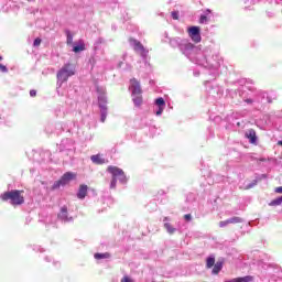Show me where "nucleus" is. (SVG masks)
I'll list each match as a JSON object with an SVG mask.
<instances>
[{"instance_id":"obj_28","label":"nucleus","mask_w":282,"mask_h":282,"mask_svg":"<svg viewBox=\"0 0 282 282\" xmlns=\"http://www.w3.org/2000/svg\"><path fill=\"white\" fill-rule=\"evenodd\" d=\"M228 225H229L228 220H223L219 223V228H226V226Z\"/></svg>"},{"instance_id":"obj_17","label":"nucleus","mask_w":282,"mask_h":282,"mask_svg":"<svg viewBox=\"0 0 282 282\" xmlns=\"http://www.w3.org/2000/svg\"><path fill=\"white\" fill-rule=\"evenodd\" d=\"M164 228H165V230H167V232H169V235H174V232H175V228H174V226L173 225H171V223H165L164 224Z\"/></svg>"},{"instance_id":"obj_32","label":"nucleus","mask_w":282,"mask_h":282,"mask_svg":"<svg viewBox=\"0 0 282 282\" xmlns=\"http://www.w3.org/2000/svg\"><path fill=\"white\" fill-rule=\"evenodd\" d=\"M164 111V107H159L156 110V116H162V112Z\"/></svg>"},{"instance_id":"obj_10","label":"nucleus","mask_w":282,"mask_h":282,"mask_svg":"<svg viewBox=\"0 0 282 282\" xmlns=\"http://www.w3.org/2000/svg\"><path fill=\"white\" fill-rule=\"evenodd\" d=\"M130 43L134 45V52H140V54H144V45L135 39H130Z\"/></svg>"},{"instance_id":"obj_11","label":"nucleus","mask_w":282,"mask_h":282,"mask_svg":"<svg viewBox=\"0 0 282 282\" xmlns=\"http://www.w3.org/2000/svg\"><path fill=\"white\" fill-rule=\"evenodd\" d=\"M90 160L93 164H107V160H105L100 154L91 155Z\"/></svg>"},{"instance_id":"obj_30","label":"nucleus","mask_w":282,"mask_h":282,"mask_svg":"<svg viewBox=\"0 0 282 282\" xmlns=\"http://www.w3.org/2000/svg\"><path fill=\"white\" fill-rule=\"evenodd\" d=\"M208 21V18L206 15H200L199 23H206Z\"/></svg>"},{"instance_id":"obj_21","label":"nucleus","mask_w":282,"mask_h":282,"mask_svg":"<svg viewBox=\"0 0 282 282\" xmlns=\"http://www.w3.org/2000/svg\"><path fill=\"white\" fill-rule=\"evenodd\" d=\"M213 265H215V258H213V257L207 258L206 268L210 269V268H213Z\"/></svg>"},{"instance_id":"obj_12","label":"nucleus","mask_w":282,"mask_h":282,"mask_svg":"<svg viewBox=\"0 0 282 282\" xmlns=\"http://www.w3.org/2000/svg\"><path fill=\"white\" fill-rule=\"evenodd\" d=\"M73 52H75V54H78L80 52H85V42H83L82 40L78 42V44L76 46L73 47Z\"/></svg>"},{"instance_id":"obj_35","label":"nucleus","mask_w":282,"mask_h":282,"mask_svg":"<svg viewBox=\"0 0 282 282\" xmlns=\"http://www.w3.org/2000/svg\"><path fill=\"white\" fill-rule=\"evenodd\" d=\"M245 102H247V105H252V99H246Z\"/></svg>"},{"instance_id":"obj_13","label":"nucleus","mask_w":282,"mask_h":282,"mask_svg":"<svg viewBox=\"0 0 282 282\" xmlns=\"http://www.w3.org/2000/svg\"><path fill=\"white\" fill-rule=\"evenodd\" d=\"M58 219H62L63 221H68L69 220L67 218V206H63L61 208V213L58 214Z\"/></svg>"},{"instance_id":"obj_15","label":"nucleus","mask_w":282,"mask_h":282,"mask_svg":"<svg viewBox=\"0 0 282 282\" xmlns=\"http://www.w3.org/2000/svg\"><path fill=\"white\" fill-rule=\"evenodd\" d=\"M132 100H133L135 107H140V105H142V94L132 96Z\"/></svg>"},{"instance_id":"obj_33","label":"nucleus","mask_w":282,"mask_h":282,"mask_svg":"<svg viewBox=\"0 0 282 282\" xmlns=\"http://www.w3.org/2000/svg\"><path fill=\"white\" fill-rule=\"evenodd\" d=\"M31 98H36V90L32 89L30 90Z\"/></svg>"},{"instance_id":"obj_16","label":"nucleus","mask_w":282,"mask_h":282,"mask_svg":"<svg viewBox=\"0 0 282 282\" xmlns=\"http://www.w3.org/2000/svg\"><path fill=\"white\" fill-rule=\"evenodd\" d=\"M95 259L100 260V259H109L111 257V253L105 252V253H95L94 254Z\"/></svg>"},{"instance_id":"obj_29","label":"nucleus","mask_w":282,"mask_h":282,"mask_svg":"<svg viewBox=\"0 0 282 282\" xmlns=\"http://www.w3.org/2000/svg\"><path fill=\"white\" fill-rule=\"evenodd\" d=\"M117 182H118V178H112L110 183V188H116Z\"/></svg>"},{"instance_id":"obj_36","label":"nucleus","mask_w":282,"mask_h":282,"mask_svg":"<svg viewBox=\"0 0 282 282\" xmlns=\"http://www.w3.org/2000/svg\"><path fill=\"white\" fill-rule=\"evenodd\" d=\"M224 282H237V278L231 280H225Z\"/></svg>"},{"instance_id":"obj_23","label":"nucleus","mask_w":282,"mask_h":282,"mask_svg":"<svg viewBox=\"0 0 282 282\" xmlns=\"http://www.w3.org/2000/svg\"><path fill=\"white\" fill-rule=\"evenodd\" d=\"M155 105H158V107H166V101L161 97L155 100Z\"/></svg>"},{"instance_id":"obj_14","label":"nucleus","mask_w":282,"mask_h":282,"mask_svg":"<svg viewBox=\"0 0 282 282\" xmlns=\"http://www.w3.org/2000/svg\"><path fill=\"white\" fill-rule=\"evenodd\" d=\"M253 281H254V276H252V275L236 278V282H253Z\"/></svg>"},{"instance_id":"obj_34","label":"nucleus","mask_w":282,"mask_h":282,"mask_svg":"<svg viewBox=\"0 0 282 282\" xmlns=\"http://www.w3.org/2000/svg\"><path fill=\"white\" fill-rule=\"evenodd\" d=\"M274 191H275V193H280L281 194L282 193V186L276 187Z\"/></svg>"},{"instance_id":"obj_7","label":"nucleus","mask_w":282,"mask_h":282,"mask_svg":"<svg viewBox=\"0 0 282 282\" xmlns=\"http://www.w3.org/2000/svg\"><path fill=\"white\" fill-rule=\"evenodd\" d=\"M130 89L132 90V96L142 94V87H140V82L137 78L130 79Z\"/></svg>"},{"instance_id":"obj_1","label":"nucleus","mask_w":282,"mask_h":282,"mask_svg":"<svg viewBox=\"0 0 282 282\" xmlns=\"http://www.w3.org/2000/svg\"><path fill=\"white\" fill-rule=\"evenodd\" d=\"M24 191L12 189L4 192L0 195L2 202H10L11 206H22L25 204V196H23Z\"/></svg>"},{"instance_id":"obj_27","label":"nucleus","mask_w":282,"mask_h":282,"mask_svg":"<svg viewBox=\"0 0 282 282\" xmlns=\"http://www.w3.org/2000/svg\"><path fill=\"white\" fill-rule=\"evenodd\" d=\"M0 72L2 74H8V67H6V65H3V64H0Z\"/></svg>"},{"instance_id":"obj_8","label":"nucleus","mask_w":282,"mask_h":282,"mask_svg":"<svg viewBox=\"0 0 282 282\" xmlns=\"http://www.w3.org/2000/svg\"><path fill=\"white\" fill-rule=\"evenodd\" d=\"M245 138L249 140L250 144H257V131L254 129H249L245 133Z\"/></svg>"},{"instance_id":"obj_9","label":"nucleus","mask_w":282,"mask_h":282,"mask_svg":"<svg viewBox=\"0 0 282 282\" xmlns=\"http://www.w3.org/2000/svg\"><path fill=\"white\" fill-rule=\"evenodd\" d=\"M89 189V187L85 184L79 185V189L77 192V197L78 199H85V197H87V191Z\"/></svg>"},{"instance_id":"obj_2","label":"nucleus","mask_w":282,"mask_h":282,"mask_svg":"<svg viewBox=\"0 0 282 282\" xmlns=\"http://www.w3.org/2000/svg\"><path fill=\"white\" fill-rule=\"evenodd\" d=\"M72 180H76V173L74 172L64 173L63 176L53 184L52 191H56L57 188H61V186H66V184H69Z\"/></svg>"},{"instance_id":"obj_37","label":"nucleus","mask_w":282,"mask_h":282,"mask_svg":"<svg viewBox=\"0 0 282 282\" xmlns=\"http://www.w3.org/2000/svg\"><path fill=\"white\" fill-rule=\"evenodd\" d=\"M279 147H282V140L278 141Z\"/></svg>"},{"instance_id":"obj_39","label":"nucleus","mask_w":282,"mask_h":282,"mask_svg":"<svg viewBox=\"0 0 282 282\" xmlns=\"http://www.w3.org/2000/svg\"><path fill=\"white\" fill-rule=\"evenodd\" d=\"M207 12H210V10H209V9H207Z\"/></svg>"},{"instance_id":"obj_5","label":"nucleus","mask_w":282,"mask_h":282,"mask_svg":"<svg viewBox=\"0 0 282 282\" xmlns=\"http://www.w3.org/2000/svg\"><path fill=\"white\" fill-rule=\"evenodd\" d=\"M98 105L100 110H107V90L102 87L97 86Z\"/></svg>"},{"instance_id":"obj_4","label":"nucleus","mask_w":282,"mask_h":282,"mask_svg":"<svg viewBox=\"0 0 282 282\" xmlns=\"http://www.w3.org/2000/svg\"><path fill=\"white\" fill-rule=\"evenodd\" d=\"M108 173L112 174V178L120 180V182H127L124 171L118 166L110 165L107 167Z\"/></svg>"},{"instance_id":"obj_22","label":"nucleus","mask_w":282,"mask_h":282,"mask_svg":"<svg viewBox=\"0 0 282 282\" xmlns=\"http://www.w3.org/2000/svg\"><path fill=\"white\" fill-rule=\"evenodd\" d=\"M229 224H241L242 219L240 217H232L227 219Z\"/></svg>"},{"instance_id":"obj_19","label":"nucleus","mask_w":282,"mask_h":282,"mask_svg":"<svg viewBox=\"0 0 282 282\" xmlns=\"http://www.w3.org/2000/svg\"><path fill=\"white\" fill-rule=\"evenodd\" d=\"M281 204H282V196H280V197H278V198L271 200V202L269 203V206H281Z\"/></svg>"},{"instance_id":"obj_26","label":"nucleus","mask_w":282,"mask_h":282,"mask_svg":"<svg viewBox=\"0 0 282 282\" xmlns=\"http://www.w3.org/2000/svg\"><path fill=\"white\" fill-rule=\"evenodd\" d=\"M42 41L43 40H41V37L35 39L33 42V47H39V45H41Z\"/></svg>"},{"instance_id":"obj_25","label":"nucleus","mask_w":282,"mask_h":282,"mask_svg":"<svg viewBox=\"0 0 282 282\" xmlns=\"http://www.w3.org/2000/svg\"><path fill=\"white\" fill-rule=\"evenodd\" d=\"M100 113H101L100 121L105 122L107 120V110H100Z\"/></svg>"},{"instance_id":"obj_6","label":"nucleus","mask_w":282,"mask_h":282,"mask_svg":"<svg viewBox=\"0 0 282 282\" xmlns=\"http://www.w3.org/2000/svg\"><path fill=\"white\" fill-rule=\"evenodd\" d=\"M187 34L194 43H202V34L199 26H191L187 29Z\"/></svg>"},{"instance_id":"obj_3","label":"nucleus","mask_w":282,"mask_h":282,"mask_svg":"<svg viewBox=\"0 0 282 282\" xmlns=\"http://www.w3.org/2000/svg\"><path fill=\"white\" fill-rule=\"evenodd\" d=\"M76 74L74 66L72 64L64 65L57 73L58 80L66 83L69 76H74Z\"/></svg>"},{"instance_id":"obj_20","label":"nucleus","mask_w":282,"mask_h":282,"mask_svg":"<svg viewBox=\"0 0 282 282\" xmlns=\"http://www.w3.org/2000/svg\"><path fill=\"white\" fill-rule=\"evenodd\" d=\"M66 36H67V40H66L67 45H72V43H74V35H72V32L66 31Z\"/></svg>"},{"instance_id":"obj_18","label":"nucleus","mask_w":282,"mask_h":282,"mask_svg":"<svg viewBox=\"0 0 282 282\" xmlns=\"http://www.w3.org/2000/svg\"><path fill=\"white\" fill-rule=\"evenodd\" d=\"M221 268H223L221 262H217L216 264H214L213 274H219V272H221Z\"/></svg>"},{"instance_id":"obj_38","label":"nucleus","mask_w":282,"mask_h":282,"mask_svg":"<svg viewBox=\"0 0 282 282\" xmlns=\"http://www.w3.org/2000/svg\"><path fill=\"white\" fill-rule=\"evenodd\" d=\"M3 61V56L0 55V62Z\"/></svg>"},{"instance_id":"obj_31","label":"nucleus","mask_w":282,"mask_h":282,"mask_svg":"<svg viewBox=\"0 0 282 282\" xmlns=\"http://www.w3.org/2000/svg\"><path fill=\"white\" fill-rule=\"evenodd\" d=\"M184 219L185 221H191V219H193V216L191 214H186L184 215Z\"/></svg>"},{"instance_id":"obj_24","label":"nucleus","mask_w":282,"mask_h":282,"mask_svg":"<svg viewBox=\"0 0 282 282\" xmlns=\"http://www.w3.org/2000/svg\"><path fill=\"white\" fill-rule=\"evenodd\" d=\"M171 17H172V19H174V21H178L180 20V12L173 11L171 13Z\"/></svg>"}]
</instances>
